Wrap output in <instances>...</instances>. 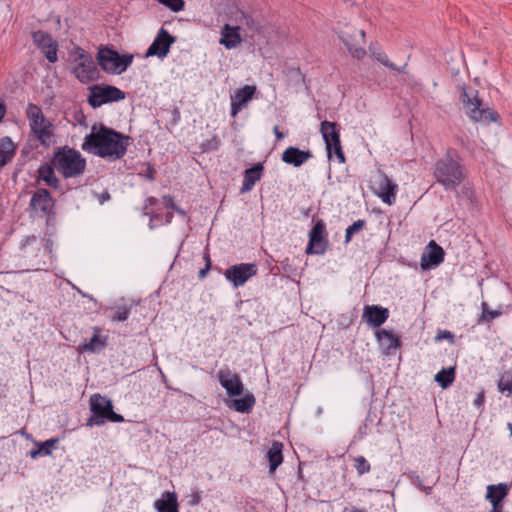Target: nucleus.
<instances>
[{"instance_id":"4be33fe9","label":"nucleus","mask_w":512,"mask_h":512,"mask_svg":"<svg viewBox=\"0 0 512 512\" xmlns=\"http://www.w3.org/2000/svg\"><path fill=\"white\" fill-rule=\"evenodd\" d=\"M312 153L307 150H300L296 147H288L281 156V159L286 164L293 165L295 167H299L312 158Z\"/></svg>"},{"instance_id":"dca6fc26","label":"nucleus","mask_w":512,"mask_h":512,"mask_svg":"<svg viewBox=\"0 0 512 512\" xmlns=\"http://www.w3.org/2000/svg\"><path fill=\"white\" fill-rule=\"evenodd\" d=\"M175 42V38L172 37L167 30L161 28L149 46L146 57L157 56L158 58H164L169 53L171 45Z\"/></svg>"},{"instance_id":"bb28decb","label":"nucleus","mask_w":512,"mask_h":512,"mask_svg":"<svg viewBox=\"0 0 512 512\" xmlns=\"http://www.w3.org/2000/svg\"><path fill=\"white\" fill-rule=\"evenodd\" d=\"M38 181L44 182L51 188L59 187V179L55 175V167L52 164H43L38 169Z\"/></svg>"},{"instance_id":"f03ea898","label":"nucleus","mask_w":512,"mask_h":512,"mask_svg":"<svg viewBox=\"0 0 512 512\" xmlns=\"http://www.w3.org/2000/svg\"><path fill=\"white\" fill-rule=\"evenodd\" d=\"M434 177L446 190H453L462 183L465 174L455 151H448L436 162Z\"/></svg>"},{"instance_id":"864d4df0","label":"nucleus","mask_w":512,"mask_h":512,"mask_svg":"<svg viewBox=\"0 0 512 512\" xmlns=\"http://www.w3.org/2000/svg\"><path fill=\"white\" fill-rule=\"evenodd\" d=\"M439 339L441 338H449V339H452L453 338V335L451 334V332L449 331H443V333L441 335L438 336Z\"/></svg>"},{"instance_id":"37998d69","label":"nucleus","mask_w":512,"mask_h":512,"mask_svg":"<svg viewBox=\"0 0 512 512\" xmlns=\"http://www.w3.org/2000/svg\"><path fill=\"white\" fill-rule=\"evenodd\" d=\"M498 389L502 393L507 392L508 396L512 395V380L509 381V380L500 379L498 382Z\"/></svg>"},{"instance_id":"2eb2a0df","label":"nucleus","mask_w":512,"mask_h":512,"mask_svg":"<svg viewBox=\"0 0 512 512\" xmlns=\"http://www.w3.org/2000/svg\"><path fill=\"white\" fill-rule=\"evenodd\" d=\"M326 227L323 221H318L309 233V242L306 248L307 254H323L327 248L325 237Z\"/></svg>"},{"instance_id":"a878e982","label":"nucleus","mask_w":512,"mask_h":512,"mask_svg":"<svg viewBox=\"0 0 512 512\" xmlns=\"http://www.w3.org/2000/svg\"><path fill=\"white\" fill-rule=\"evenodd\" d=\"M377 339L384 351L389 354L399 347V338L391 331L382 329L377 332Z\"/></svg>"},{"instance_id":"6e6552de","label":"nucleus","mask_w":512,"mask_h":512,"mask_svg":"<svg viewBox=\"0 0 512 512\" xmlns=\"http://www.w3.org/2000/svg\"><path fill=\"white\" fill-rule=\"evenodd\" d=\"M74 67L73 73L78 80L87 83L93 80L97 74V68L93 58L80 47H75L71 51Z\"/></svg>"},{"instance_id":"7c9ffc66","label":"nucleus","mask_w":512,"mask_h":512,"mask_svg":"<svg viewBox=\"0 0 512 512\" xmlns=\"http://www.w3.org/2000/svg\"><path fill=\"white\" fill-rule=\"evenodd\" d=\"M15 146L9 137L0 141V169L4 167L14 156Z\"/></svg>"},{"instance_id":"39448f33","label":"nucleus","mask_w":512,"mask_h":512,"mask_svg":"<svg viewBox=\"0 0 512 512\" xmlns=\"http://www.w3.org/2000/svg\"><path fill=\"white\" fill-rule=\"evenodd\" d=\"M26 116L34 137L42 144L49 145L53 138V124L47 119L40 107L29 103L26 108Z\"/></svg>"},{"instance_id":"c03bdc74","label":"nucleus","mask_w":512,"mask_h":512,"mask_svg":"<svg viewBox=\"0 0 512 512\" xmlns=\"http://www.w3.org/2000/svg\"><path fill=\"white\" fill-rule=\"evenodd\" d=\"M165 203H166V206H167V207H171L172 209H174V210H175L176 212H178L179 214H181V215H185V212H184L182 209L178 208V207H177V206L172 202V200H171L170 198H165Z\"/></svg>"},{"instance_id":"20e7f679","label":"nucleus","mask_w":512,"mask_h":512,"mask_svg":"<svg viewBox=\"0 0 512 512\" xmlns=\"http://www.w3.org/2000/svg\"><path fill=\"white\" fill-rule=\"evenodd\" d=\"M459 100L463 104L466 113L471 120L483 123L497 121V113L483 105L476 90L462 88Z\"/></svg>"},{"instance_id":"c9c22d12","label":"nucleus","mask_w":512,"mask_h":512,"mask_svg":"<svg viewBox=\"0 0 512 512\" xmlns=\"http://www.w3.org/2000/svg\"><path fill=\"white\" fill-rule=\"evenodd\" d=\"M103 347H104V343L99 339L98 330H97L96 333L93 335V337L88 342H85L81 346V350L94 353V352L101 350Z\"/></svg>"},{"instance_id":"ea45409f","label":"nucleus","mask_w":512,"mask_h":512,"mask_svg":"<svg viewBox=\"0 0 512 512\" xmlns=\"http://www.w3.org/2000/svg\"><path fill=\"white\" fill-rule=\"evenodd\" d=\"M365 225L364 220H358L346 229L345 242L348 243L354 233L361 230Z\"/></svg>"},{"instance_id":"4d7b16f0","label":"nucleus","mask_w":512,"mask_h":512,"mask_svg":"<svg viewBox=\"0 0 512 512\" xmlns=\"http://www.w3.org/2000/svg\"><path fill=\"white\" fill-rule=\"evenodd\" d=\"M502 508L503 507H496V508L492 507V510L490 512H503Z\"/></svg>"},{"instance_id":"393cba45","label":"nucleus","mask_w":512,"mask_h":512,"mask_svg":"<svg viewBox=\"0 0 512 512\" xmlns=\"http://www.w3.org/2000/svg\"><path fill=\"white\" fill-rule=\"evenodd\" d=\"M157 512H178V502L175 493L165 492L154 503Z\"/></svg>"},{"instance_id":"2f4dec72","label":"nucleus","mask_w":512,"mask_h":512,"mask_svg":"<svg viewBox=\"0 0 512 512\" xmlns=\"http://www.w3.org/2000/svg\"><path fill=\"white\" fill-rule=\"evenodd\" d=\"M282 447V443L274 442L270 449L268 450L267 457L269 460V470L271 473H273L283 461Z\"/></svg>"},{"instance_id":"f257e3e1","label":"nucleus","mask_w":512,"mask_h":512,"mask_svg":"<svg viewBox=\"0 0 512 512\" xmlns=\"http://www.w3.org/2000/svg\"><path fill=\"white\" fill-rule=\"evenodd\" d=\"M128 137L103 125H93L81 145L83 151L108 160L122 158L127 150Z\"/></svg>"},{"instance_id":"6ab92c4d","label":"nucleus","mask_w":512,"mask_h":512,"mask_svg":"<svg viewBox=\"0 0 512 512\" xmlns=\"http://www.w3.org/2000/svg\"><path fill=\"white\" fill-rule=\"evenodd\" d=\"M241 29V26H232L230 24H225L221 28V37L219 43L223 45L226 49H235L244 40H246L245 36H242L241 34Z\"/></svg>"},{"instance_id":"a19ab883","label":"nucleus","mask_w":512,"mask_h":512,"mask_svg":"<svg viewBox=\"0 0 512 512\" xmlns=\"http://www.w3.org/2000/svg\"><path fill=\"white\" fill-rule=\"evenodd\" d=\"M501 315V312L498 310H489L487 303H482V318L490 321Z\"/></svg>"},{"instance_id":"473e14b6","label":"nucleus","mask_w":512,"mask_h":512,"mask_svg":"<svg viewBox=\"0 0 512 512\" xmlns=\"http://www.w3.org/2000/svg\"><path fill=\"white\" fill-rule=\"evenodd\" d=\"M434 380L443 388L447 389L455 380V368H443L435 376Z\"/></svg>"},{"instance_id":"aec40b11","label":"nucleus","mask_w":512,"mask_h":512,"mask_svg":"<svg viewBox=\"0 0 512 512\" xmlns=\"http://www.w3.org/2000/svg\"><path fill=\"white\" fill-rule=\"evenodd\" d=\"M397 188L398 186L387 175L381 174L375 193L385 204L392 205L396 200Z\"/></svg>"},{"instance_id":"9b49d317","label":"nucleus","mask_w":512,"mask_h":512,"mask_svg":"<svg viewBox=\"0 0 512 512\" xmlns=\"http://www.w3.org/2000/svg\"><path fill=\"white\" fill-rule=\"evenodd\" d=\"M29 205L33 213L38 217H46L53 214L54 200L46 189H37L32 195Z\"/></svg>"},{"instance_id":"f3484780","label":"nucleus","mask_w":512,"mask_h":512,"mask_svg":"<svg viewBox=\"0 0 512 512\" xmlns=\"http://www.w3.org/2000/svg\"><path fill=\"white\" fill-rule=\"evenodd\" d=\"M444 250L434 240L427 245L426 251L421 256L420 265L423 270L436 267L444 260Z\"/></svg>"},{"instance_id":"09e8293b","label":"nucleus","mask_w":512,"mask_h":512,"mask_svg":"<svg viewBox=\"0 0 512 512\" xmlns=\"http://www.w3.org/2000/svg\"><path fill=\"white\" fill-rule=\"evenodd\" d=\"M42 451L43 450L39 447L37 450H31L29 455L32 459H36L38 456L42 455Z\"/></svg>"},{"instance_id":"7ed1b4c3","label":"nucleus","mask_w":512,"mask_h":512,"mask_svg":"<svg viewBox=\"0 0 512 512\" xmlns=\"http://www.w3.org/2000/svg\"><path fill=\"white\" fill-rule=\"evenodd\" d=\"M52 163L64 178L78 177L86 168V160L81 153L67 146L55 152Z\"/></svg>"},{"instance_id":"0eeeda50","label":"nucleus","mask_w":512,"mask_h":512,"mask_svg":"<svg viewBox=\"0 0 512 512\" xmlns=\"http://www.w3.org/2000/svg\"><path fill=\"white\" fill-rule=\"evenodd\" d=\"M101 68L111 74H121L132 63V55L120 56L116 51L109 48H101L97 55Z\"/></svg>"},{"instance_id":"e433bc0d","label":"nucleus","mask_w":512,"mask_h":512,"mask_svg":"<svg viewBox=\"0 0 512 512\" xmlns=\"http://www.w3.org/2000/svg\"><path fill=\"white\" fill-rule=\"evenodd\" d=\"M354 468L359 476H362L371 470V465L364 456H356L353 458Z\"/></svg>"},{"instance_id":"cd10ccee","label":"nucleus","mask_w":512,"mask_h":512,"mask_svg":"<svg viewBox=\"0 0 512 512\" xmlns=\"http://www.w3.org/2000/svg\"><path fill=\"white\" fill-rule=\"evenodd\" d=\"M256 403V399L252 393H246L243 397L233 399L228 406L240 413H249Z\"/></svg>"},{"instance_id":"de8ad7c7","label":"nucleus","mask_w":512,"mask_h":512,"mask_svg":"<svg viewBox=\"0 0 512 512\" xmlns=\"http://www.w3.org/2000/svg\"><path fill=\"white\" fill-rule=\"evenodd\" d=\"M483 402H484V395H483V393H479L477 395L476 399L474 400V404L479 407L483 404Z\"/></svg>"},{"instance_id":"72a5a7b5","label":"nucleus","mask_w":512,"mask_h":512,"mask_svg":"<svg viewBox=\"0 0 512 512\" xmlns=\"http://www.w3.org/2000/svg\"><path fill=\"white\" fill-rule=\"evenodd\" d=\"M21 251L25 256H29L35 250H40L38 239L35 235H29L21 241Z\"/></svg>"},{"instance_id":"ddd939ff","label":"nucleus","mask_w":512,"mask_h":512,"mask_svg":"<svg viewBox=\"0 0 512 512\" xmlns=\"http://www.w3.org/2000/svg\"><path fill=\"white\" fill-rule=\"evenodd\" d=\"M340 38L352 57L362 59L366 55L364 48L365 32L363 30H355L353 33L342 31Z\"/></svg>"},{"instance_id":"a18cd8bd","label":"nucleus","mask_w":512,"mask_h":512,"mask_svg":"<svg viewBox=\"0 0 512 512\" xmlns=\"http://www.w3.org/2000/svg\"><path fill=\"white\" fill-rule=\"evenodd\" d=\"M44 249L47 253L50 254V257L52 258L53 255H52V252H53V241L48 239L45 243V246H44Z\"/></svg>"},{"instance_id":"423d86ee","label":"nucleus","mask_w":512,"mask_h":512,"mask_svg":"<svg viewBox=\"0 0 512 512\" xmlns=\"http://www.w3.org/2000/svg\"><path fill=\"white\" fill-rule=\"evenodd\" d=\"M90 410L92 416L89 419L90 425H103L106 421L110 422H123L124 418L122 415L117 414L113 411V405L109 398L100 394H94L90 397Z\"/></svg>"},{"instance_id":"4c0bfd02","label":"nucleus","mask_w":512,"mask_h":512,"mask_svg":"<svg viewBox=\"0 0 512 512\" xmlns=\"http://www.w3.org/2000/svg\"><path fill=\"white\" fill-rule=\"evenodd\" d=\"M326 149L329 159H332L333 155H335L339 163L343 164L345 162V156L340 141L335 142V145L326 146Z\"/></svg>"},{"instance_id":"bf43d9fd","label":"nucleus","mask_w":512,"mask_h":512,"mask_svg":"<svg viewBox=\"0 0 512 512\" xmlns=\"http://www.w3.org/2000/svg\"><path fill=\"white\" fill-rule=\"evenodd\" d=\"M104 199H109V195L106 194V196H104Z\"/></svg>"},{"instance_id":"c85d7f7f","label":"nucleus","mask_w":512,"mask_h":512,"mask_svg":"<svg viewBox=\"0 0 512 512\" xmlns=\"http://www.w3.org/2000/svg\"><path fill=\"white\" fill-rule=\"evenodd\" d=\"M321 133L326 146L335 145V142L340 141V134L335 122L323 121L321 123Z\"/></svg>"},{"instance_id":"603ef678","label":"nucleus","mask_w":512,"mask_h":512,"mask_svg":"<svg viewBox=\"0 0 512 512\" xmlns=\"http://www.w3.org/2000/svg\"><path fill=\"white\" fill-rule=\"evenodd\" d=\"M5 113H6L5 105L0 101V122L2 121Z\"/></svg>"},{"instance_id":"c756f323","label":"nucleus","mask_w":512,"mask_h":512,"mask_svg":"<svg viewBox=\"0 0 512 512\" xmlns=\"http://www.w3.org/2000/svg\"><path fill=\"white\" fill-rule=\"evenodd\" d=\"M238 26L242 27L241 31L244 32L246 39L253 38L254 35L259 33L261 29V25L257 20L245 14H242Z\"/></svg>"},{"instance_id":"a211bd4d","label":"nucleus","mask_w":512,"mask_h":512,"mask_svg":"<svg viewBox=\"0 0 512 512\" xmlns=\"http://www.w3.org/2000/svg\"><path fill=\"white\" fill-rule=\"evenodd\" d=\"M256 92V87L252 85H245L243 88L235 91L231 95V116L236 117L237 114L247 106L252 100Z\"/></svg>"},{"instance_id":"6e6d98bb","label":"nucleus","mask_w":512,"mask_h":512,"mask_svg":"<svg viewBox=\"0 0 512 512\" xmlns=\"http://www.w3.org/2000/svg\"><path fill=\"white\" fill-rule=\"evenodd\" d=\"M209 267H210V266H209V264H208V265L206 266V268H205V269H202V270L199 272V276H200V278L205 277L206 272L209 270Z\"/></svg>"},{"instance_id":"5fc2aeb1","label":"nucleus","mask_w":512,"mask_h":512,"mask_svg":"<svg viewBox=\"0 0 512 512\" xmlns=\"http://www.w3.org/2000/svg\"><path fill=\"white\" fill-rule=\"evenodd\" d=\"M209 143H210V144H212V143H213V145H212V148H213V149H217V148H218V146H219V144H220L219 140H218L216 137H214V138H213Z\"/></svg>"},{"instance_id":"49530a36","label":"nucleus","mask_w":512,"mask_h":512,"mask_svg":"<svg viewBox=\"0 0 512 512\" xmlns=\"http://www.w3.org/2000/svg\"><path fill=\"white\" fill-rule=\"evenodd\" d=\"M154 174H155V169L153 167H151L150 165H148L147 169H146L145 176L148 179L153 180L154 179Z\"/></svg>"},{"instance_id":"b1692460","label":"nucleus","mask_w":512,"mask_h":512,"mask_svg":"<svg viewBox=\"0 0 512 512\" xmlns=\"http://www.w3.org/2000/svg\"><path fill=\"white\" fill-rule=\"evenodd\" d=\"M263 169V165L261 163H258L254 165L252 168L245 170L242 187L240 190L241 193H246L252 190L256 182L261 179Z\"/></svg>"},{"instance_id":"f704fd0d","label":"nucleus","mask_w":512,"mask_h":512,"mask_svg":"<svg viewBox=\"0 0 512 512\" xmlns=\"http://www.w3.org/2000/svg\"><path fill=\"white\" fill-rule=\"evenodd\" d=\"M371 53L378 62H380L381 64H383L384 66H386L392 70L404 72V68L407 66V64H404V66L401 68L396 67L392 62L389 61L387 55L384 52H382L381 50L376 51V50L371 49Z\"/></svg>"},{"instance_id":"9d476101","label":"nucleus","mask_w":512,"mask_h":512,"mask_svg":"<svg viewBox=\"0 0 512 512\" xmlns=\"http://www.w3.org/2000/svg\"><path fill=\"white\" fill-rule=\"evenodd\" d=\"M257 271V266L254 263H240L229 267L224 276L235 288H238L255 276Z\"/></svg>"},{"instance_id":"f8f14e48","label":"nucleus","mask_w":512,"mask_h":512,"mask_svg":"<svg viewBox=\"0 0 512 512\" xmlns=\"http://www.w3.org/2000/svg\"><path fill=\"white\" fill-rule=\"evenodd\" d=\"M217 378L229 397L243 394L244 385L240 376L229 368L220 369L217 373Z\"/></svg>"},{"instance_id":"79ce46f5","label":"nucleus","mask_w":512,"mask_h":512,"mask_svg":"<svg viewBox=\"0 0 512 512\" xmlns=\"http://www.w3.org/2000/svg\"><path fill=\"white\" fill-rule=\"evenodd\" d=\"M58 442L57 438L49 439L41 443L40 448L42 451V455H51L52 449L55 447V444Z\"/></svg>"},{"instance_id":"1a4fd4ad","label":"nucleus","mask_w":512,"mask_h":512,"mask_svg":"<svg viewBox=\"0 0 512 512\" xmlns=\"http://www.w3.org/2000/svg\"><path fill=\"white\" fill-rule=\"evenodd\" d=\"M124 98L125 93L117 87L110 85L94 86L90 90L88 103L92 107L97 108L105 103L123 100Z\"/></svg>"},{"instance_id":"8fccbe9b","label":"nucleus","mask_w":512,"mask_h":512,"mask_svg":"<svg viewBox=\"0 0 512 512\" xmlns=\"http://www.w3.org/2000/svg\"><path fill=\"white\" fill-rule=\"evenodd\" d=\"M342 512H366L364 510H361V509H358L354 506H348V507H345Z\"/></svg>"},{"instance_id":"4468645a","label":"nucleus","mask_w":512,"mask_h":512,"mask_svg":"<svg viewBox=\"0 0 512 512\" xmlns=\"http://www.w3.org/2000/svg\"><path fill=\"white\" fill-rule=\"evenodd\" d=\"M32 39L36 47L41 50L50 63H55L57 61L58 44L50 34L45 31L38 30L33 32Z\"/></svg>"},{"instance_id":"13d9d810","label":"nucleus","mask_w":512,"mask_h":512,"mask_svg":"<svg viewBox=\"0 0 512 512\" xmlns=\"http://www.w3.org/2000/svg\"><path fill=\"white\" fill-rule=\"evenodd\" d=\"M508 429L510 430V433L512 435V424L511 423H508Z\"/></svg>"},{"instance_id":"412c9836","label":"nucleus","mask_w":512,"mask_h":512,"mask_svg":"<svg viewBox=\"0 0 512 512\" xmlns=\"http://www.w3.org/2000/svg\"><path fill=\"white\" fill-rule=\"evenodd\" d=\"M388 316L389 311L386 308L377 305L365 306L364 308L363 318L372 327L381 326Z\"/></svg>"},{"instance_id":"58836bf2","label":"nucleus","mask_w":512,"mask_h":512,"mask_svg":"<svg viewBox=\"0 0 512 512\" xmlns=\"http://www.w3.org/2000/svg\"><path fill=\"white\" fill-rule=\"evenodd\" d=\"M129 314H130V308L129 307H126V306L120 307L119 306V307L115 308V313L111 317V319L114 322H123V321H126L128 319Z\"/></svg>"},{"instance_id":"3c124183","label":"nucleus","mask_w":512,"mask_h":512,"mask_svg":"<svg viewBox=\"0 0 512 512\" xmlns=\"http://www.w3.org/2000/svg\"><path fill=\"white\" fill-rule=\"evenodd\" d=\"M273 131H274V134H275L277 140H281L285 137V135L279 131V128L277 126L274 127Z\"/></svg>"},{"instance_id":"5701e85b","label":"nucleus","mask_w":512,"mask_h":512,"mask_svg":"<svg viewBox=\"0 0 512 512\" xmlns=\"http://www.w3.org/2000/svg\"><path fill=\"white\" fill-rule=\"evenodd\" d=\"M509 485L506 483H500L497 485H488L486 499L491 503L492 507H503L502 500L509 493Z\"/></svg>"}]
</instances>
